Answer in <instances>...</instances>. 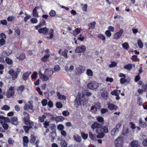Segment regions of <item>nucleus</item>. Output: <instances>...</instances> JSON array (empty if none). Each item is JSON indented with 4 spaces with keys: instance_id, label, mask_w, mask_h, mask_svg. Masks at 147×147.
I'll list each match as a JSON object with an SVG mask.
<instances>
[{
    "instance_id": "obj_1",
    "label": "nucleus",
    "mask_w": 147,
    "mask_h": 147,
    "mask_svg": "<svg viewBox=\"0 0 147 147\" xmlns=\"http://www.w3.org/2000/svg\"><path fill=\"white\" fill-rule=\"evenodd\" d=\"M23 115L24 117L22 119V121L25 125H27L23 126V128L26 132L28 133L29 130L34 125V123L33 121H30V116L28 113L24 111Z\"/></svg>"
},
{
    "instance_id": "obj_2",
    "label": "nucleus",
    "mask_w": 147,
    "mask_h": 147,
    "mask_svg": "<svg viewBox=\"0 0 147 147\" xmlns=\"http://www.w3.org/2000/svg\"><path fill=\"white\" fill-rule=\"evenodd\" d=\"M74 102L75 107H78L80 105L86 104L88 102V99L87 97H86L85 94H83L81 97L80 95L77 96Z\"/></svg>"
},
{
    "instance_id": "obj_3",
    "label": "nucleus",
    "mask_w": 147,
    "mask_h": 147,
    "mask_svg": "<svg viewBox=\"0 0 147 147\" xmlns=\"http://www.w3.org/2000/svg\"><path fill=\"white\" fill-rule=\"evenodd\" d=\"M21 71V69L20 68H17L15 71L13 69H11L9 70L8 73L11 76V78L13 80H15L18 77Z\"/></svg>"
},
{
    "instance_id": "obj_4",
    "label": "nucleus",
    "mask_w": 147,
    "mask_h": 147,
    "mask_svg": "<svg viewBox=\"0 0 147 147\" xmlns=\"http://www.w3.org/2000/svg\"><path fill=\"white\" fill-rule=\"evenodd\" d=\"M15 90L14 87L10 86L9 89L7 90L6 92V97L8 98H9L12 96H13L15 94Z\"/></svg>"
},
{
    "instance_id": "obj_5",
    "label": "nucleus",
    "mask_w": 147,
    "mask_h": 147,
    "mask_svg": "<svg viewBox=\"0 0 147 147\" xmlns=\"http://www.w3.org/2000/svg\"><path fill=\"white\" fill-rule=\"evenodd\" d=\"M123 143V140L121 136L118 137L115 141V147H122Z\"/></svg>"
},
{
    "instance_id": "obj_6",
    "label": "nucleus",
    "mask_w": 147,
    "mask_h": 147,
    "mask_svg": "<svg viewBox=\"0 0 147 147\" xmlns=\"http://www.w3.org/2000/svg\"><path fill=\"white\" fill-rule=\"evenodd\" d=\"M99 86L98 83L95 81L91 82L88 83L87 85V87L90 89L94 90L97 89Z\"/></svg>"
},
{
    "instance_id": "obj_7",
    "label": "nucleus",
    "mask_w": 147,
    "mask_h": 147,
    "mask_svg": "<svg viewBox=\"0 0 147 147\" xmlns=\"http://www.w3.org/2000/svg\"><path fill=\"white\" fill-rule=\"evenodd\" d=\"M76 71V74L77 75H80L83 73L85 70V67L82 65H80L77 67Z\"/></svg>"
},
{
    "instance_id": "obj_8",
    "label": "nucleus",
    "mask_w": 147,
    "mask_h": 147,
    "mask_svg": "<svg viewBox=\"0 0 147 147\" xmlns=\"http://www.w3.org/2000/svg\"><path fill=\"white\" fill-rule=\"evenodd\" d=\"M86 50V47L84 45H81L77 47L75 50L76 53H83Z\"/></svg>"
},
{
    "instance_id": "obj_9",
    "label": "nucleus",
    "mask_w": 147,
    "mask_h": 147,
    "mask_svg": "<svg viewBox=\"0 0 147 147\" xmlns=\"http://www.w3.org/2000/svg\"><path fill=\"white\" fill-rule=\"evenodd\" d=\"M109 132L107 126L101 125L100 128L97 130V133L102 132L104 134L108 133Z\"/></svg>"
},
{
    "instance_id": "obj_10",
    "label": "nucleus",
    "mask_w": 147,
    "mask_h": 147,
    "mask_svg": "<svg viewBox=\"0 0 147 147\" xmlns=\"http://www.w3.org/2000/svg\"><path fill=\"white\" fill-rule=\"evenodd\" d=\"M121 124L120 123H117L116 126V128L112 129L111 131V134L112 135H115V134H117L119 131V129L120 127Z\"/></svg>"
},
{
    "instance_id": "obj_11",
    "label": "nucleus",
    "mask_w": 147,
    "mask_h": 147,
    "mask_svg": "<svg viewBox=\"0 0 147 147\" xmlns=\"http://www.w3.org/2000/svg\"><path fill=\"white\" fill-rule=\"evenodd\" d=\"M107 105L108 108L111 110L116 111L118 108L117 105L111 103H108Z\"/></svg>"
},
{
    "instance_id": "obj_12",
    "label": "nucleus",
    "mask_w": 147,
    "mask_h": 147,
    "mask_svg": "<svg viewBox=\"0 0 147 147\" xmlns=\"http://www.w3.org/2000/svg\"><path fill=\"white\" fill-rule=\"evenodd\" d=\"M68 52V50L66 49H65L64 51H62L61 49H60L58 51V53L63 56L65 58L67 59L68 57L67 55Z\"/></svg>"
},
{
    "instance_id": "obj_13",
    "label": "nucleus",
    "mask_w": 147,
    "mask_h": 147,
    "mask_svg": "<svg viewBox=\"0 0 147 147\" xmlns=\"http://www.w3.org/2000/svg\"><path fill=\"white\" fill-rule=\"evenodd\" d=\"M101 125L97 123V122H95L92 124L91 126V127L93 130L96 128V132L97 133V130L100 128Z\"/></svg>"
},
{
    "instance_id": "obj_14",
    "label": "nucleus",
    "mask_w": 147,
    "mask_h": 147,
    "mask_svg": "<svg viewBox=\"0 0 147 147\" xmlns=\"http://www.w3.org/2000/svg\"><path fill=\"white\" fill-rule=\"evenodd\" d=\"M123 32V30L121 29L119 32L115 33L114 36V39H119L122 35Z\"/></svg>"
},
{
    "instance_id": "obj_15",
    "label": "nucleus",
    "mask_w": 147,
    "mask_h": 147,
    "mask_svg": "<svg viewBox=\"0 0 147 147\" xmlns=\"http://www.w3.org/2000/svg\"><path fill=\"white\" fill-rule=\"evenodd\" d=\"M33 107L34 106L32 104L26 103L24 107V109L26 111H27L29 110H33Z\"/></svg>"
},
{
    "instance_id": "obj_16",
    "label": "nucleus",
    "mask_w": 147,
    "mask_h": 147,
    "mask_svg": "<svg viewBox=\"0 0 147 147\" xmlns=\"http://www.w3.org/2000/svg\"><path fill=\"white\" fill-rule=\"evenodd\" d=\"M23 144L24 147H27L28 144L29 142L28 136H24L23 137Z\"/></svg>"
},
{
    "instance_id": "obj_17",
    "label": "nucleus",
    "mask_w": 147,
    "mask_h": 147,
    "mask_svg": "<svg viewBox=\"0 0 147 147\" xmlns=\"http://www.w3.org/2000/svg\"><path fill=\"white\" fill-rule=\"evenodd\" d=\"M31 71H27L23 73L22 76V78L24 81L28 79L29 75L31 74Z\"/></svg>"
},
{
    "instance_id": "obj_18",
    "label": "nucleus",
    "mask_w": 147,
    "mask_h": 147,
    "mask_svg": "<svg viewBox=\"0 0 147 147\" xmlns=\"http://www.w3.org/2000/svg\"><path fill=\"white\" fill-rule=\"evenodd\" d=\"M130 145L132 147H140V144L138 140H133L131 143Z\"/></svg>"
},
{
    "instance_id": "obj_19",
    "label": "nucleus",
    "mask_w": 147,
    "mask_h": 147,
    "mask_svg": "<svg viewBox=\"0 0 147 147\" xmlns=\"http://www.w3.org/2000/svg\"><path fill=\"white\" fill-rule=\"evenodd\" d=\"M138 124L140 127L143 128L146 127L147 125L146 123L143 121L141 118L139 119Z\"/></svg>"
},
{
    "instance_id": "obj_20",
    "label": "nucleus",
    "mask_w": 147,
    "mask_h": 147,
    "mask_svg": "<svg viewBox=\"0 0 147 147\" xmlns=\"http://www.w3.org/2000/svg\"><path fill=\"white\" fill-rule=\"evenodd\" d=\"M93 106H92L91 107V110L92 111L94 109H95V111H96L98 109H100L101 108L100 104L98 102H96L94 104Z\"/></svg>"
},
{
    "instance_id": "obj_21",
    "label": "nucleus",
    "mask_w": 147,
    "mask_h": 147,
    "mask_svg": "<svg viewBox=\"0 0 147 147\" xmlns=\"http://www.w3.org/2000/svg\"><path fill=\"white\" fill-rule=\"evenodd\" d=\"M39 75L40 78L43 81H46L48 80L49 78L50 77V76L49 77L48 76H46L45 75L41 73H39Z\"/></svg>"
},
{
    "instance_id": "obj_22",
    "label": "nucleus",
    "mask_w": 147,
    "mask_h": 147,
    "mask_svg": "<svg viewBox=\"0 0 147 147\" xmlns=\"http://www.w3.org/2000/svg\"><path fill=\"white\" fill-rule=\"evenodd\" d=\"M56 136V132L53 131L51 132L49 136L51 138V142H54V140L55 139V137Z\"/></svg>"
},
{
    "instance_id": "obj_23",
    "label": "nucleus",
    "mask_w": 147,
    "mask_h": 147,
    "mask_svg": "<svg viewBox=\"0 0 147 147\" xmlns=\"http://www.w3.org/2000/svg\"><path fill=\"white\" fill-rule=\"evenodd\" d=\"M48 29L46 27L41 28L38 30V32L40 33L46 34L48 32Z\"/></svg>"
},
{
    "instance_id": "obj_24",
    "label": "nucleus",
    "mask_w": 147,
    "mask_h": 147,
    "mask_svg": "<svg viewBox=\"0 0 147 147\" xmlns=\"http://www.w3.org/2000/svg\"><path fill=\"white\" fill-rule=\"evenodd\" d=\"M36 138L37 137L34 134L32 135L30 141V143L33 144L35 143L36 141Z\"/></svg>"
},
{
    "instance_id": "obj_25",
    "label": "nucleus",
    "mask_w": 147,
    "mask_h": 147,
    "mask_svg": "<svg viewBox=\"0 0 147 147\" xmlns=\"http://www.w3.org/2000/svg\"><path fill=\"white\" fill-rule=\"evenodd\" d=\"M101 96L106 100L108 98L109 93L107 91H103L101 94Z\"/></svg>"
},
{
    "instance_id": "obj_26",
    "label": "nucleus",
    "mask_w": 147,
    "mask_h": 147,
    "mask_svg": "<svg viewBox=\"0 0 147 147\" xmlns=\"http://www.w3.org/2000/svg\"><path fill=\"white\" fill-rule=\"evenodd\" d=\"M18 118L16 117H12L11 119V123L15 125L18 124L17 122Z\"/></svg>"
},
{
    "instance_id": "obj_27",
    "label": "nucleus",
    "mask_w": 147,
    "mask_h": 147,
    "mask_svg": "<svg viewBox=\"0 0 147 147\" xmlns=\"http://www.w3.org/2000/svg\"><path fill=\"white\" fill-rule=\"evenodd\" d=\"M73 138L76 141L80 142L81 141V138L78 134H76L74 135L73 136Z\"/></svg>"
},
{
    "instance_id": "obj_28",
    "label": "nucleus",
    "mask_w": 147,
    "mask_h": 147,
    "mask_svg": "<svg viewBox=\"0 0 147 147\" xmlns=\"http://www.w3.org/2000/svg\"><path fill=\"white\" fill-rule=\"evenodd\" d=\"M50 56L49 54L45 55L43 57L41 58V61L44 62H47L48 60V58L50 57Z\"/></svg>"
},
{
    "instance_id": "obj_29",
    "label": "nucleus",
    "mask_w": 147,
    "mask_h": 147,
    "mask_svg": "<svg viewBox=\"0 0 147 147\" xmlns=\"http://www.w3.org/2000/svg\"><path fill=\"white\" fill-rule=\"evenodd\" d=\"M60 144L61 147H67L68 144L67 141L62 139L60 140Z\"/></svg>"
},
{
    "instance_id": "obj_30",
    "label": "nucleus",
    "mask_w": 147,
    "mask_h": 147,
    "mask_svg": "<svg viewBox=\"0 0 147 147\" xmlns=\"http://www.w3.org/2000/svg\"><path fill=\"white\" fill-rule=\"evenodd\" d=\"M81 31V29L80 28H76V29L73 31V35L75 36H76L80 33Z\"/></svg>"
},
{
    "instance_id": "obj_31",
    "label": "nucleus",
    "mask_w": 147,
    "mask_h": 147,
    "mask_svg": "<svg viewBox=\"0 0 147 147\" xmlns=\"http://www.w3.org/2000/svg\"><path fill=\"white\" fill-rule=\"evenodd\" d=\"M123 67L124 69L128 71H130L132 68V64L128 63L124 65Z\"/></svg>"
},
{
    "instance_id": "obj_32",
    "label": "nucleus",
    "mask_w": 147,
    "mask_h": 147,
    "mask_svg": "<svg viewBox=\"0 0 147 147\" xmlns=\"http://www.w3.org/2000/svg\"><path fill=\"white\" fill-rule=\"evenodd\" d=\"M46 118L45 115H43L42 116H39L38 118V121L40 122H44L45 119Z\"/></svg>"
},
{
    "instance_id": "obj_33",
    "label": "nucleus",
    "mask_w": 147,
    "mask_h": 147,
    "mask_svg": "<svg viewBox=\"0 0 147 147\" xmlns=\"http://www.w3.org/2000/svg\"><path fill=\"white\" fill-rule=\"evenodd\" d=\"M37 7H35V8L33 9L32 12V15L33 16L35 17H38L39 16L38 12L37 11Z\"/></svg>"
},
{
    "instance_id": "obj_34",
    "label": "nucleus",
    "mask_w": 147,
    "mask_h": 147,
    "mask_svg": "<svg viewBox=\"0 0 147 147\" xmlns=\"http://www.w3.org/2000/svg\"><path fill=\"white\" fill-rule=\"evenodd\" d=\"M25 87L23 85H22L19 86L17 89V90L18 92H19L22 93L23 91L25 90Z\"/></svg>"
},
{
    "instance_id": "obj_35",
    "label": "nucleus",
    "mask_w": 147,
    "mask_h": 147,
    "mask_svg": "<svg viewBox=\"0 0 147 147\" xmlns=\"http://www.w3.org/2000/svg\"><path fill=\"white\" fill-rule=\"evenodd\" d=\"M57 96H58V98L59 99L61 100H65L66 99V98L64 95L61 94L59 92H57Z\"/></svg>"
},
{
    "instance_id": "obj_36",
    "label": "nucleus",
    "mask_w": 147,
    "mask_h": 147,
    "mask_svg": "<svg viewBox=\"0 0 147 147\" xmlns=\"http://www.w3.org/2000/svg\"><path fill=\"white\" fill-rule=\"evenodd\" d=\"M54 30L53 29H51L50 30L49 34L50 36H47V38L49 39H52L53 37L54 36Z\"/></svg>"
},
{
    "instance_id": "obj_37",
    "label": "nucleus",
    "mask_w": 147,
    "mask_h": 147,
    "mask_svg": "<svg viewBox=\"0 0 147 147\" xmlns=\"http://www.w3.org/2000/svg\"><path fill=\"white\" fill-rule=\"evenodd\" d=\"M64 117L62 116H57L55 118V120L56 121H61L64 119Z\"/></svg>"
},
{
    "instance_id": "obj_38",
    "label": "nucleus",
    "mask_w": 147,
    "mask_h": 147,
    "mask_svg": "<svg viewBox=\"0 0 147 147\" xmlns=\"http://www.w3.org/2000/svg\"><path fill=\"white\" fill-rule=\"evenodd\" d=\"M5 61L6 63L9 65H11L13 63L12 60L8 57L5 58Z\"/></svg>"
},
{
    "instance_id": "obj_39",
    "label": "nucleus",
    "mask_w": 147,
    "mask_h": 147,
    "mask_svg": "<svg viewBox=\"0 0 147 147\" xmlns=\"http://www.w3.org/2000/svg\"><path fill=\"white\" fill-rule=\"evenodd\" d=\"M97 121L100 123H104V120L103 118L100 116H98L96 118Z\"/></svg>"
},
{
    "instance_id": "obj_40",
    "label": "nucleus",
    "mask_w": 147,
    "mask_h": 147,
    "mask_svg": "<svg viewBox=\"0 0 147 147\" xmlns=\"http://www.w3.org/2000/svg\"><path fill=\"white\" fill-rule=\"evenodd\" d=\"M96 23V22L95 21H94L88 24V26L90 28L93 29L95 28Z\"/></svg>"
},
{
    "instance_id": "obj_41",
    "label": "nucleus",
    "mask_w": 147,
    "mask_h": 147,
    "mask_svg": "<svg viewBox=\"0 0 147 147\" xmlns=\"http://www.w3.org/2000/svg\"><path fill=\"white\" fill-rule=\"evenodd\" d=\"M25 58V55L23 53H21L18 57H17L16 58L20 60H22L24 59Z\"/></svg>"
},
{
    "instance_id": "obj_42",
    "label": "nucleus",
    "mask_w": 147,
    "mask_h": 147,
    "mask_svg": "<svg viewBox=\"0 0 147 147\" xmlns=\"http://www.w3.org/2000/svg\"><path fill=\"white\" fill-rule=\"evenodd\" d=\"M49 121H48L47 120H45L43 123L44 127L45 128H48L49 125Z\"/></svg>"
},
{
    "instance_id": "obj_43",
    "label": "nucleus",
    "mask_w": 147,
    "mask_h": 147,
    "mask_svg": "<svg viewBox=\"0 0 147 147\" xmlns=\"http://www.w3.org/2000/svg\"><path fill=\"white\" fill-rule=\"evenodd\" d=\"M14 31L18 36L20 35L21 33V30L18 27H15L14 28Z\"/></svg>"
},
{
    "instance_id": "obj_44",
    "label": "nucleus",
    "mask_w": 147,
    "mask_h": 147,
    "mask_svg": "<svg viewBox=\"0 0 147 147\" xmlns=\"http://www.w3.org/2000/svg\"><path fill=\"white\" fill-rule=\"evenodd\" d=\"M137 43L140 48H142L143 47V44L140 39H138L137 41Z\"/></svg>"
},
{
    "instance_id": "obj_45",
    "label": "nucleus",
    "mask_w": 147,
    "mask_h": 147,
    "mask_svg": "<svg viewBox=\"0 0 147 147\" xmlns=\"http://www.w3.org/2000/svg\"><path fill=\"white\" fill-rule=\"evenodd\" d=\"M98 134L97 135V137L99 138H103L105 136V135L104 133L102 132L97 133Z\"/></svg>"
},
{
    "instance_id": "obj_46",
    "label": "nucleus",
    "mask_w": 147,
    "mask_h": 147,
    "mask_svg": "<svg viewBox=\"0 0 147 147\" xmlns=\"http://www.w3.org/2000/svg\"><path fill=\"white\" fill-rule=\"evenodd\" d=\"M89 134V138L92 140H94V139L95 138V136L92 134V133L90 132L89 131L88 133Z\"/></svg>"
},
{
    "instance_id": "obj_47",
    "label": "nucleus",
    "mask_w": 147,
    "mask_h": 147,
    "mask_svg": "<svg viewBox=\"0 0 147 147\" xmlns=\"http://www.w3.org/2000/svg\"><path fill=\"white\" fill-rule=\"evenodd\" d=\"M86 74L89 76H92L93 75V73L92 70L89 69L87 70Z\"/></svg>"
},
{
    "instance_id": "obj_48",
    "label": "nucleus",
    "mask_w": 147,
    "mask_h": 147,
    "mask_svg": "<svg viewBox=\"0 0 147 147\" xmlns=\"http://www.w3.org/2000/svg\"><path fill=\"white\" fill-rule=\"evenodd\" d=\"M49 14L51 17H54L56 15V12L55 11L52 10L49 13Z\"/></svg>"
},
{
    "instance_id": "obj_49",
    "label": "nucleus",
    "mask_w": 147,
    "mask_h": 147,
    "mask_svg": "<svg viewBox=\"0 0 147 147\" xmlns=\"http://www.w3.org/2000/svg\"><path fill=\"white\" fill-rule=\"evenodd\" d=\"M46 24V22L45 20L42 19L41 20L40 23L39 24V26H43L44 25H45Z\"/></svg>"
},
{
    "instance_id": "obj_50",
    "label": "nucleus",
    "mask_w": 147,
    "mask_h": 147,
    "mask_svg": "<svg viewBox=\"0 0 147 147\" xmlns=\"http://www.w3.org/2000/svg\"><path fill=\"white\" fill-rule=\"evenodd\" d=\"M81 5L82 6L84 5V6L82 8V10L84 12L87 11L88 7L87 4H86L85 5H84L82 3L81 4Z\"/></svg>"
},
{
    "instance_id": "obj_51",
    "label": "nucleus",
    "mask_w": 147,
    "mask_h": 147,
    "mask_svg": "<svg viewBox=\"0 0 147 147\" xmlns=\"http://www.w3.org/2000/svg\"><path fill=\"white\" fill-rule=\"evenodd\" d=\"M128 129V128H123V129L122 134L124 135H125L126 134L129 133Z\"/></svg>"
},
{
    "instance_id": "obj_52",
    "label": "nucleus",
    "mask_w": 147,
    "mask_h": 147,
    "mask_svg": "<svg viewBox=\"0 0 147 147\" xmlns=\"http://www.w3.org/2000/svg\"><path fill=\"white\" fill-rule=\"evenodd\" d=\"M81 136L83 139L84 140L86 139L87 138L88 136V134H86L84 132L81 133Z\"/></svg>"
},
{
    "instance_id": "obj_53",
    "label": "nucleus",
    "mask_w": 147,
    "mask_h": 147,
    "mask_svg": "<svg viewBox=\"0 0 147 147\" xmlns=\"http://www.w3.org/2000/svg\"><path fill=\"white\" fill-rule=\"evenodd\" d=\"M9 54L6 51H3L2 53L1 56L2 57L4 58L9 56Z\"/></svg>"
},
{
    "instance_id": "obj_54",
    "label": "nucleus",
    "mask_w": 147,
    "mask_h": 147,
    "mask_svg": "<svg viewBox=\"0 0 147 147\" xmlns=\"http://www.w3.org/2000/svg\"><path fill=\"white\" fill-rule=\"evenodd\" d=\"M10 108L9 106L8 105H5L1 108V109L5 111H8L10 109Z\"/></svg>"
},
{
    "instance_id": "obj_55",
    "label": "nucleus",
    "mask_w": 147,
    "mask_h": 147,
    "mask_svg": "<svg viewBox=\"0 0 147 147\" xmlns=\"http://www.w3.org/2000/svg\"><path fill=\"white\" fill-rule=\"evenodd\" d=\"M122 46L123 47L126 49H127L129 47V45L127 42L123 43Z\"/></svg>"
},
{
    "instance_id": "obj_56",
    "label": "nucleus",
    "mask_w": 147,
    "mask_h": 147,
    "mask_svg": "<svg viewBox=\"0 0 147 147\" xmlns=\"http://www.w3.org/2000/svg\"><path fill=\"white\" fill-rule=\"evenodd\" d=\"M98 37L100 39H101L102 40H104L105 39V37L102 34H99L98 35Z\"/></svg>"
},
{
    "instance_id": "obj_57",
    "label": "nucleus",
    "mask_w": 147,
    "mask_h": 147,
    "mask_svg": "<svg viewBox=\"0 0 147 147\" xmlns=\"http://www.w3.org/2000/svg\"><path fill=\"white\" fill-rule=\"evenodd\" d=\"M15 18L14 16H10L8 17L7 19L8 22H10L13 21Z\"/></svg>"
},
{
    "instance_id": "obj_58",
    "label": "nucleus",
    "mask_w": 147,
    "mask_h": 147,
    "mask_svg": "<svg viewBox=\"0 0 147 147\" xmlns=\"http://www.w3.org/2000/svg\"><path fill=\"white\" fill-rule=\"evenodd\" d=\"M30 22L32 24H36L38 22V20L36 18H33L30 20Z\"/></svg>"
},
{
    "instance_id": "obj_59",
    "label": "nucleus",
    "mask_w": 147,
    "mask_h": 147,
    "mask_svg": "<svg viewBox=\"0 0 147 147\" xmlns=\"http://www.w3.org/2000/svg\"><path fill=\"white\" fill-rule=\"evenodd\" d=\"M37 75V73L36 71H34L31 75V78L32 79H35L36 78Z\"/></svg>"
},
{
    "instance_id": "obj_60",
    "label": "nucleus",
    "mask_w": 147,
    "mask_h": 147,
    "mask_svg": "<svg viewBox=\"0 0 147 147\" xmlns=\"http://www.w3.org/2000/svg\"><path fill=\"white\" fill-rule=\"evenodd\" d=\"M111 95H112L116 96L117 95H119V93L118 92L117 90H115L113 91H112L111 93Z\"/></svg>"
},
{
    "instance_id": "obj_61",
    "label": "nucleus",
    "mask_w": 147,
    "mask_h": 147,
    "mask_svg": "<svg viewBox=\"0 0 147 147\" xmlns=\"http://www.w3.org/2000/svg\"><path fill=\"white\" fill-rule=\"evenodd\" d=\"M56 106L58 108H60L62 107L63 105L60 102H57L56 104Z\"/></svg>"
},
{
    "instance_id": "obj_62",
    "label": "nucleus",
    "mask_w": 147,
    "mask_h": 147,
    "mask_svg": "<svg viewBox=\"0 0 147 147\" xmlns=\"http://www.w3.org/2000/svg\"><path fill=\"white\" fill-rule=\"evenodd\" d=\"M42 105L43 106L47 105V100L46 99H44L41 101Z\"/></svg>"
},
{
    "instance_id": "obj_63",
    "label": "nucleus",
    "mask_w": 147,
    "mask_h": 147,
    "mask_svg": "<svg viewBox=\"0 0 147 147\" xmlns=\"http://www.w3.org/2000/svg\"><path fill=\"white\" fill-rule=\"evenodd\" d=\"M142 88L144 90V92H147V82L146 84H143Z\"/></svg>"
},
{
    "instance_id": "obj_64",
    "label": "nucleus",
    "mask_w": 147,
    "mask_h": 147,
    "mask_svg": "<svg viewBox=\"0 0 147 147\" xmlns=\"http://www.w3.org/2000/svg\"><path fill=\"white\" fill-rule=\"evenodd\" d=\"M142 144L144 147H147V138L143 140Z\"/></svg>"
}]
</instances>
